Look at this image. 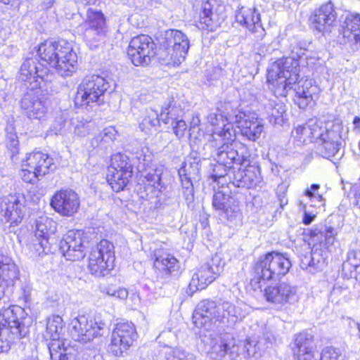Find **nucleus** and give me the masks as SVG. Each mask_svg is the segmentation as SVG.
<instances>
[{"label":"nucleus","mask_w":360,"mask_h":360,"mask_svg":"<svg viewBox=\"0 0 360 360\" xmlns=\"http://www.w3.org/2000/svg\"><path fill=\"white\" fill-rule=\"evenodd\" d=\"M342 126L338 122H328L323 124L311 120L303 125H298L292 131L297 141L314 142L316 153L324 158L335 155L341 145Z\"/></svg>","instance_id":"f257e3e1"},{"label":"nucleus","mask_w":360,"mask_h":360,"mask_svg":"<svg viewBox=\"0 0 360 360\" xmlns=\"http://www.w3.org/2000/svg\"><path fill=\"white\" fill-rule=\"evenodd\" d=\"M37 53L62 77L71 76L77 69V53L65 40L46 41L39 45Z\"/></svg>","instance_id":"f03ea898"},{"label":"nucleus","mask_w":360,"mask_h":360,"mask_svg":"<svg viewBox=\"0 0 360 360\" xmlns=\"http://www.w3.org/2000/svg\"><path fill=\"white\" fill-rule=\"evenodd\" d=\"M0 353L7 352L11 344L15 339H20L29 333L30 319L27 316L25 309L19 306H12L5 309L0 314Z\"/></svg>","instance_id":"7ed1b4c3"},{"label":"nucleus","mask_w":360,"mask_h":360,"mask_svg":"<svg viewBox=\"0 0 360 360\" xmlns=\"http://www.w3.org/2000/svg\"><path fill=\"white\" fill-rule=\"evenodd\" d=\"M290 266V259L283 254L274 251L268 252L255 263L250 285L255 288H261L262 281L278 279L289 271Z\"/></svg>","instance_id":"20e7f679"},{"label":"nucleus","mask_w":360,"mask_h":360,"mask_svg":"<svg viewBox=\"0 0 360 360\" xmlns=\"http://www.w3.org/2000/svg\"><path fill=\"white\" fill-rule=\"evenodd\" d=\"M299 62L292 57L281 58L268 70L267 81L271 83L279 96H285L299 77Z\"/></svg>","instance_id":"39448f33"},{"label":"nucleus","mask_w":360,"mask_h":360,"mask_svg":"<svg viewBox=\"0 0 360 360\" xmlns=\"http://www.w3.org/2000/svg\"><path fill=\"white\" fill-rule=\"evenodd\" d=\"M63 321L58 315H53L47 320L45 336L51 341L49 350L51 360H76L77 356L72 347L65 346L66 340L62 339Z\"/></svg>","instance_id":"423d86ee"},{"label":"nucleus","mask_w":360,"mask_h":360,"mask_svg":"<svg viewBox=\"0 0 360 360\" xmlns=\"http://www.w3.org/2000/svg\"><path fill=\"white\" fill-rule=\"evenodd\" d=\"M109 86L108 82L103 77L98 75L86 76L77 88L75 105L83 107L94 103L97 105L103 103L105 93Z\"/></svg>","instance_id":"0eeeda50"},{"label":"nucleus","mask_w":360,"mask_h":360,"mask_svg":"<svg viewBox=\"0 0 360 360\" xmlns=\"http://www.w3.org/2000/svg\"><path fill=\"white\" fill-rule=\"evenodd\" d=\"M70 334L75 341L86 343L94 338L101 336L106 324L100 314H96L89 319L82 315L71 321Z\"/></svg>","instance_id":"6e6552de"},{"label":"nucleus","mask_w":360,"mask_h":360,"mask_svg":"<svg viewBox=\"0 0 360 360\" xmlns=\"http://www.w3.org/2000/svg\"><path fill=\"white\" fill-rule=\"evenodd\" d=\"M133 174V165L129 158L122 153H116L111 158L108 167L106 179L115 192L122 191Z\"/></svg>","instance_id":"1a4fd4ad"},{"label":"nucleus","mask_w":360,"mask_h":360,"mask_svg":"<svg viewBox=\"0 0 360 360\" xmlns=\"http://www.w3.org/2000/svg\"><path fill=\"white\" fill-rule=\"evenodd\" d=\"M115 259L113 244L108 240H101L90 252L89 269L96 276H104L113 269Z\"/></svg>","instance_id":"9d476101"},{"label":"nucleus","mask_w":360,"mask_h":360,"mask_svg":"<svg viewBox=\"0 0 360 360\" xmlns=\"http://www.w3.org/2000/svg\"><path fill=\"white\" fill-rule=\"evenodd\" d=\"M225 262L219 255H213L193 274L189 288L201 290L206 288L222 272Z\"/></svg>","instance_id":"9b49d317"},{"label":"nucleus","mask_w":360,"mask_h":360,"mask_svg":"<svg viewBox=\"0 0 360 360\" xmlns=\"http://www.w3.org/2000/svg\"><path fill=\"white\" fill-rule=\"evenodd\" d=\"M136 328L132 323H118L113 330L108 352L115 356H123L137 338Z\"/></svg>","instance_id":"f8f14e48"},{"label":"nucleus","mask_w":360,"mask_h":360,"mask_svg":"<svg viewBox=\"0 0 360 360\" xmlns=\"http://www.w3.org/2000/svg\"><path fill=\"white\" fill-rule=\"evenodd\" d=\"M214 157L217 162L235 169L234 165L242 166L248 162L250 153L244 144L233 141L231 143H224L217 148Z\"/></svg>","instance_id":"ddd939ff"},{"label":"nucleus","mask_w":360,"mask_h":360,"mask_svg":"<svg viewBox=\"0 0 360 360\" xmlns=\"http://www.w3.org/2000/svg\"><path fill=\"white\" fill-rule=\"evenodd\" d=\"M155 44L150 37L140 34L133 37L127 50V55L136 66H146L155 56Z\"/></svg>","instance_id":"4468645a"},{"label":"nucleus","mask_w":360,"mask_h":360,"mask_svg":"<svg viewBox=\"0 0 360 360\" xmlns=\"http://www.w3.org/2000/svg\"><path fill=\"white\" fill-rule=\"evenodd\" d=\"M212 205L221 217L231 222L240 221L241 213L239 202L231 195L226 187L222 186L221 189L215 191L212 197Z\"/></svg>","instance_id":"2eb2a0df"},{"label":"nucleus","mask_w":360,"mask_h":360,"mask_svg":"<svg viewBox=\"0 0 360 360\" xmlns=\"http://www.w3.org/2000/svg\"><path fill=\"white\" fill-rule=\"evenodd\" d=\"M56 224L52 219L46 216H41L36 220L32 247L37 255L40 257L51 252L49 238L56 231Z\"/></svg>","instance_id":"dca6fc26"},{"label":"nucleus","mask_w":360,"mask_h":360,"mask_svg":"<svg viewBox=\"0 0 360 360\" xmlns=\"http://www.w3.org/2000/svg\"><path fill=\"white\" fill-rule=\"evenodd\" d=\"M200 160L197 158L185 161L178 169L182 193L187 204L193 201L194 188L193 181L200 178Z\"/></svg>","instance_id":"f3484780"},{"label":"nucleus","mask_w":360,"mask_h":360,"mask_svg":"<svg viewBox=\"0 0 360 360\" xmlns=\"http://www.w3.org/2000/svg\"><path fill=\"white\" fill-rule=\"evenodd\" d=\"M81 230H70L60 240V250L67 260L79 261L86 254V247Z\"/></svg>","instance_id":"a211bd4d"},{"label":"nucleus","mask_w":360,"mask_h":360,"mask_svg":"<svg viewBox=\"0 0 360 360\" xmlns=\"http://www.w3.org/2000/svg\"><path fill=\"white\" fill-rule=\"evenodd\" d=\"M241 135L249 141H255L259 139L264 131V125L255 112L238 110L234 116Z\"/></svg>","instance_id":"6ab92c4d"},{"label":"nucleus","mask_w":360,"mask_h":360,"mask_svg":"<svg viewBox=\"0 0 360 360\" xmlns=\"http://www.w3.org/2000/svg\"><path fill=\"white\" fill-rule=\"evenodd\" d=\"M263 295L267 302L279 307L295 304L299 300L296 287L286 283L266 287Z\"/></svg>","instance_id":"aec40b11"},{"label":"nucleus","mask_w":360,"mask_h":360,"mask_svg":"<svg viewBox=\"0 0 360 360\" xmlns=\"http://www.w3.org/2000/svg\"><path fill=\"white\" fill-rule=\"evenodd\" d=\"M236 20L245 27L255 40H262L266 35L261 15L256 8L241 7L236 13Z\"/></svg>","instance_id":"412c9836"},{"label":"nucleus","mask_w":360,"mask_h":360,"mask_svg":"<svg viewBox=\"0 0 360 360\" xmlns=\"http://www.w3.org/2000/svg\"><path fill=\"white\" fill-rule=\"evenodd\" d=\"M18 277L19 271L11 259L0 255V300L5 297L9 299Z\"/></svg>","instance_id":"4be33fe9"},{"label":"nucleus","mask_w":360,"mask_h":360,"mask_svg":"<svg viewBox=\"0 0 360 360\" xmlns=\"http://www.w3.org/2000/svg\"><path fill=\"white\" fill-rule=\"evenodd\" d=\"M316 349L317 345L313 334L304 330L295 335L292 350L296 360H318Z\"/></svg>","instance_id":"5701e85b"},{"label":"nucleus","mask_w":360,"mask_h":360,"mask_svg":"<svg viewBox=\"0 0 360 360\" xmlns=\"http://www.w3.org/2000/svg\"><path fill=\"white\" fill-rule=\"evenodd\" d=\"M80 200L72 189H63L56 192L51 198L53 209L63 216H72L78 211Z\"/></svg>","instance_id":"b1692460"},{"label":"nucleus","mask_w":360,"mask_h":360,"mask_svg":"<svg viewBox=\"0 0 360 360\" xmlns=\"http://www.w3.org/2000/svg\"><path fill=\"white\" fill-rule=\"evenodd\" d=\"M246 164L244 169L239 167L236 172H233L231 184L236 187L251 188L261 181L259 167L250 165L249 160Z\"/></svg>","instance_id":"393cba45"},{"label":"nucleus","mask_w":360,"mask_h":360,"mask_svg":"<svg viewBox=\"0 0 360 360\" xmlns=\"http://www.w3.org/2000/svg\"><path fill=\"white\" fill-rule=\"evenodd\" d=\"M294 91L295 92V102L299 108L304 109L312 105L318 98L319 88L313 84L311 79L300 80Z\"/></svg>","instance_id":"a878e982"},{"label":"nucleus","mask_w":360,"mask_h":360,"mask_svg":"<svg viewBox=\"0 0 360 360\" xmlns=\"http://www.w3.org/2000/svg\"><path fill=\"white\" fill-rule=\"evenodd\" d=\"M337 14L333 4L328 2L314 11L310 18V21L314 29L321 32L327 31L335 22Z\"/></svg>","instance_id":"bb28decb"},{"label":"nucleus","mask_w":360,"mask_h":360,"mask_svg":"<svg viewBox=\"0 0 360 360\" xmlns=\"http://www.w3.org/2000/svg\"><path fill=\"white\" fill-rule=\"evenodd\" d=\"M87 27L85 32L86 37L96 35L94 37L96 41H99L105 32V18L103 13L98 10L89 7L86 11V19L85 20Z\"/></svg>","instance_id":"cd10ccee"},{"label":"nucleus","mask_w":360,"mask_h":360,"mask_svg":"<svg viewBox=\"0 0 360 360\" xmlns=\"http://www.w3.org/2000/svg\"><path fill=\"white\" fill-rule=\"evenodd\" d=\"M25 166L29 167L35 171V174L41 176V177L53 172L56 166L53 162V159L47 153L40 151L30 153L26 160Z\"/></svg>","instance_id":"c85d7f7f"},{"label":"nucleus","mask_w":360,"mask_h":360,"mask_svg":"<svg viewBox=\"0 0 360 360\" xmlns=\"http://www.w3.org/2000/svg\"><path fill=\"white\" fill-rule=\"evenodd\" d=\"M164 41L169 46V50L174 51L179 58L184 60L189 49V41L184 33L177 30H167Z\"/></svg>","instance_id":"c756f323"},{"label":"nucleus","mask_w":360,"mask_h":360,"mask_svg":"<svg viewBox=\"0 0 360 360\" xmlns=\"http://www.w3.org/2000/svg\"><path fill=\"white\" fill-rule=\"evenodd\" d=\"M217 302L210 300L201 301L196 307L193 315V323L198 328L205 326L212 320L217 321Z\"/></svg>","instance_id":"7c9ffc66"},{"label":"nucleus","mask_w":360,"mask_h":360,"mask_svg":"<svg viewBox=\"0 0 360 360\" xmlns=\"http://www.w3.org/2000/svg\"><path fill=\"white\" fill-rule=\"evenodd\" d=\"M325 254L326 252L321 248H313L309 254L301 256L300 267L311 274L321 271L326 264Z\"/></svg>","instance_id":"2f4dec72"},{"label":"nucleus","mask_w":360,"mask_h":360,"mask_svg":"<svg viewBox=\"0 0 360 360\" xmlns=\"http://www.w3.org/2000/svg\"><path fill=\"white\" fill-rule=\"evenodd\" d=\"M24 210L25 206L18 199L8 202H3L0 205V214L11 225H18L21 222L24 216Z\"/></svg>","instance_id":"473e14b6"},{"label":"nucleus","mask_w":360,"mask_h":360,"mask_svg":"<svg viewBox=\"0 0 360 360\" xmlns=\"http://www.w3.org/2000/svg\"><path fill=\"white\" fill-rule=\"evenodd\" d=\"M342 35L349 41L360 45V15L351 14L342 25Z\"/></svg>","instance_id":"72a5a7b5"},{"label":"nucleus","mask_w":360,"mask_h":360,"mask_svg":"<svg viewBox=\"0 0 360 360\" xmlns=\"http://www.w3.org/2000/svg\"><path fill=\"white\" fill-rule=\"evenodd\" d=\"M263 105L269 116V122L274 124L282 125L284 122L283 115L285 112V105L276 99H265Z\"/></svg>","instance_id":"f704fd0d"},{"label":"nucleus","mask_w":360,"mask_h":360,"mask_svg":"<svg viewBox=\"0 0 360 360\" xmlns=\"http://www.w3.org/2000/svg\"><path fill=\"white\" fill-rule=\"evenodd\" d=\"M235 350H238L236 347H229L227 343L220 338L211 341L208 354L210 358L214 360H231L233 354H235Z\"/></svg>","instance_id":"c9c22d12"},{"label":"nucleus","mask_w":360,"mask_h":360,"mask_svg":"<svg viewBox=\"0 0 360 360\" xmlns=\"http://www.w3.org/2000/svg\"><path fill=\"white\" fill-rule=\"evenodd\" d=\"M38 63L37 59L34 58H27L22 63L18 75V82L22 83L20 88H29V85L32 84V79L35 75Z\"/></svg>","instance_id":"e433bc0d"},{"label":"nucleus","mask_w":360,"mask_h":360,"mask_svg":"<svg viewBox=\"0 0 360 360\" xmlns=\"http://www.w3.org/2000/svg\"><path fill=\"white\" fill-rule=\"evenodd\" d=\"M154 266L166 272L167 274H172L179 270L178 260L170 254L166 252H155V253Z\"/></svg>","instance_id":"4c0bfd02"},{"label":"nucleus","mask_w":360,"mask_h":360,"mask_svg":"<svg viewBox=\"0 0 360 360\" xmlns=\"http://www.w3.org/2000/svg\"><path fill=\"white\" fill-rule=\"evenodd\" d=\"M155 55L159 62L165 65H172L175 66L179 65L183 61L179 58V56L174 51L169 50V46L166 45V42L164 40L161 42V45L158 51L155 52Z\"/></svg>","instance_id":"58836bf2"},{"label":"nucleus","mask_w":360,"mask_h":360,"mask_svg":"<svg viewBox=\"0 0 360 360\" xmlns=\"http://www.w3.org/2000/svg\"><path fill=\"white\" fill-rule=\"evenodd\" d=\"M25 89L27 91L20 100V106L27 114L28 111L33 108L35 103L39 101L38 98L41 96L42 93L41 89L37 87V84L32 86H29V88Z\"/></svg>","instance_id":"ea45409f"},{"label":"nucleus","mask_w":360,"mask_h":360,"mask_svg":"<svg viewBox=\"0 0 360 360\" xmlns=\"http://www.w3.org/2000/svg\"><path fill=\"white\" fill-rule=\"evenodd\" d=\"M222 309L226 311V318L224 317L223 323L234 325L245 316V313L240 307L236 306L230 302L226 303Z\"/></svg>","instance_id":"a19ab883"},{"label":"nucleus","mask_w":360,"mask_h":360,"mask_svg":"<svg viewBox=\"0 0 360 360\" xmlns=\"http://www.w3.org/2000/svg\"><path fill=\"white\" fill-rule=\"evenodd\" d=\"M160 120L158 112L150 108L146 109L144 117L139 124V127L141 131L149 133L153 128L157 130Z\"/></svg>","instance_id":"79ce46f5"},{"label":"nucleus","mask_w":360,"mask_h":360,"mask_svg":"<svg viewBox=\"0 0 360 360\" xmlns=\"http://www.w3.org/2000/svg\"><path fill=\"white\" fill-rule=\"evenodd\" d=\"M33 108L28 111L27 115L30 119H41L48 111L49 101L43 94L38 98Z\"/></svg>","instance_id":"37998d69"},{"label":"nucleus","mask_w":360,"mask_h":360,"mask_svg":"<svg viewBox=\"0 0 360 360\" xmlns=\"http://www.w3.org/2000/svg\"><path fill=\"white\" fill-rule=\"evenodd\" d=\"M181 112V110L175 106L174 99H170L168 103L162 108L160 115V119L164 123L169 124L172 121L177 120V118L179 119V113Z\"/></svg>","instance_id":"c03bdc74"},{"label":"nucleus","mask_w":360,"mask_h":360,"mask_svg":"<svg viewBox=\"0 0 360 360\" xmlns=\"http://www.w3.org/2000/svg\"><path fill=\"white\" fill-rule=\"evenodd\" d=\"M117 131L114 127L105 128L102 131L92 139L91 143L94 148H97L102 142L109 143L113 141L117 136Z\"/></svg>","instance_id":"a18cd8bd"},{"label":"nucleus","mask_w":360,"mask_h":360,"mask_svg":"<svg viewBox=\"0 0 360 360\" xmlns=\"http://www.w3.org/2000/svg\"><path fill=\"white\" fill-rule=\"evenodd\" d=\"M67 112L58 111L55 112V117L49 130L51 135L63 134L68 119Z\"/></svg>","instance_id":"49530a36"},{"label":"nucleus","mask_w":360,"mask_h":360,"mask_svg":"<svg viewBox=\"0 0 360 360\" xmlns=\"http://www.w3.org/2000/svg\"><path fill=\"white\" fill-rule=\"evenodd\" d=\"M214 16L211 4L209 2L203 3L199 16L200 23L204 24L207 27H212Z\"/></svg>","instance_id":"de8ad7c7"},{"label":"nucleus","mask_w":360,"mask_h":360,"mask_svg":"<svg viewBox=\"0 0 360 360\" xmlns=\"http://www.w3.org/2000/svg\"><path fill=\"white\" fill-rule=\"evenodd\" d=\"M354 267L356 271H360V248L351 249L347 253V261L344 262L345 269Z\"/></svg>","instance_id":"09e8293b"},{"label":"nucleus","mask_w":360,"mask_h":360,"mask_svg":"<svg viewBox=\"0 0 360 360\" xmlns=\"http://www.w3.org/2000/svg\"><path fill=\"white\" fill-rule=\"evenodd\" d=\"M166 360H195L193 354L179 349H170L165 354Z\"/></svg>","instance_id":"8fccbe9b"},{"label":"nucleus","mask_w":360,"mask_h":360,"mask_svg":"<svg viewBox=\"0 0 360 360\" xmlns=\"http://www.w3.org/2000/svg\"><path fill=\"white\" fill-rule=\"evenodd\" d=\"M232 170L234 169L231 167H225L224 164L217 162L213 166L211 178L214 181H217L219 184L220 180L225 178V176L228 175L229 172H231Z\"/></svg>","instance_id":"3c124183"},{"label":"nucleus","mask_w":360,"mask_h":360,"mask_svg":"<svg viewBox=\"0 0 360 360\" xmlns=\"http://www.w3.org/2000/svg\"><path fill=\"white\" fill-rule=\"evenodd\" d=\"M48 69L46 68H44L43 65L39 63L37 67V70L34 72L35 75H34L33 78L32 79V84L29 86H32V85L37 84V87H39L40 85V82L39 81V79L41 81L48 80Z\"/></svg>","instance_id":"603ef678"},{"label":"nucleus","mask_w":360,"mask_h":360,"mask_svg":"<svg viewBox=\"0 0 360 360\" xmlns=\"http://www.w3.org/2000/svg\"><path fill=\"white\" fill-rule=\"evenodd\" d=\"M320 360H343L339 349L333 347H326L323 349Z\"/></svg>","instance_id":"864d4df0"},{"label":"nucleus","mask_w":360,"mask_h":360,"mask_svg":"<svg viewBox=\"0 0 360 360\" xmlns=\"http://www.w3.org/2000/svg\"><path fill=\"white\" fill-rule=\"evenodd\" d=\"M288 184L282 182L277 186L276 188L277 198L279 201L280 207L282 209H283L284 206H285L288 202V200L286 197V193L288 191Z\"/></svg>","instance_id":"5fc2aeb1"},{"label":"nucleus","mask_w":360,"mask_h":360,"mask_svg":"<svg viewBox=\"0 0 360 360\" xmlns=\"http://www.w3.org/2000/svg\"><path fill=\"white\" fill-rule=\"evenodd\" d=\"M32 169L27 167L26 169H22L21 171V177L25 182L34 184L41 177V176L35 174Z\"/></svg>","instance_id":"6e6d98bb"},{"label":"nucleus","mask_w":360,"mask_h":360,"mask_svg":"<svg viewBox=\"0 0 360 360\" xmlns=\"http://www.w3.org/2000/svg\"><path fill=\"white\" fill-rule=\"evenodd\" d=\"M170 123L172 126L174 133L177 137L181 138L187 129V124L186 122L181 119L177 118V120L172 121Z\"/></svg>","instance_id":"4d7b16f0"},{"label":"nucleus","mask_w":360,"mask_h":360,"mask_svg":"<svg viewBox=\"0 0 360 360\" xmlns=\"http://www.w3.org/2000/svg\"><path fill=\"white\" fill-rule=\"evenodd\" d=\"M145 178L150 185L155 188H159L161 184V174L159 170H155L153 173L148 172Z\"/></svg>","instance_id":"13d9d810"},{"label":"nucleus","mask_w":360,"mask_h":360,"mask_svg":"<svg viewBox=\"0 0 360 360\" xmlns=\"http://www.w3.org/2000/svg\"><path fill=\"white\" fill-rule=\"evenodd\" d=\"M321 236L323 234L326 245H332L335 241V236L337 234V231L333 227H325L324 230L320 232Z\"/></svg>","instance_id":"bf43d9fd"},{"label":"nucleus","mask_w":360,"mask_h":360,"mask_svg":"<svg viewBox=\"0 0 360 360\" xmlns=\"http://www.w3.org/2000/svg\"><path fill=\"white\" fill-rule=\"evenodd\" d=\"M350 195L354 199V204L360 209V179L359 183L351 187Z\"/></svg>","instance_id":"052dcab7"},{"label":"nucleus","mask_w":360,"mask_h":360,"mask_svg":"<svg viewBox=\"0 0 360 360\" xmlns=\"http://www.w3.org/2000/svg\"><path fill=\"white\" fill-rule=\"evenodd\" d=\"M226 303H229V301L219 300L217 302V307H216V316H217V321H219L223 323L226 311L222 309V307L225 305Z\"/></svg>","instance_id":"680f3d73"},{"label":"nucleus","mask_w":360,"mask_h":360,"mask_svg":"<svg viewBox=\"0 0 360 360\" xmlns=\"http://www.w3.org/2000/svg\"><path fill=\"white\" fill-rule=\"evenodd\" d=\"M360 274V271H356L354 267H350L347 269L344 268V263L342 267V276L345 278H354L357 280V276Z\"/></svg>","instance_id":"e2e57ef3"},{"label":"nucleus","mask_w":360,"mask_h":360,"mask_svg":"<svg viewBox=\"0 0 360 360\" xmlns=\"http://www.w3.org/2000/svg\"><path fill=\"white\" fill-rule=\"evenodd\" d=\"M6 131V143L18 140L14 127L12 125L7 126Z\"/></svg>","instance_id":"0e129e2a"},{"label":"nucleus","mask_w":360,"mask_h":360,"mask_svg":"<svg viewBox=\"0 0 360 360\" xmlns=\"http://www.w3.org/2000/svg\"><path fill=\"white\" fill-rule=\"evenodd\" d=\"M128 290L125 288H117L115 290V295L112 297L124 300L128 297Z\"/></svg>","instance_id":"69168bd1"},{"label":"nucleus","mask_w":360,"mask_h":360,"mask_svg":"<svg viewBox=\"0 0 360 360\" xmlns=\"http://www.w3.org/2000/svg\"><path fill=\"white\" fill-rule=\"evenodd\" d=\"M320 188V186L316 184H311L310 188H308L304 191V195L312 199L313 197H316L315 192L317 191Z\"/></svg>","instance_id":"338daca9"},{"label":"nucleus","mask_w":360,"mask_h":360,"mask_svg":"<svg viewBox=\"0 0 360 360\" xmlns=\"http://www.w3.org/2000/svg\"><path fill=\"white\" fill-rule=\"evenodd\" d=\"M18 140L6 143V146L11 150L13 157L18 153Z\"/></svg>","instance_id":"774afa93"}]
</instances>
